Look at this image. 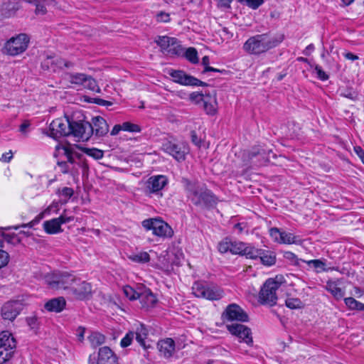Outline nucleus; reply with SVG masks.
<instances>
[{
  "label": "nucleus",
  "mask_w": 364,
  "mask_h": 364,
  "mask_svg": "<svg viewBox=\"0 0 364 364\" xmlns=\"http://www.w3.org/2000/svg\"><path fill=\"white\" fill-rule=\"evenodd\" d=\"M283 40L282 37L266 33L249 38L243 45V50L252 55H259L277 46Z\"/></svg>",
  "instance_id": "nucleus-1"
},
{
  "label": "nucleus",
  "mask_w": 364,
  "mask_h": 364,
  "mask_svg": "<svg viewBox=\"0 0 364 364\" xmlns=\"http://www.w3.org/2000/svg\"><path fill=\"white\" fill-rule=\"evenodd\" d=\"M285 282L282 275H277L265 281L259 293V301L262 304L274 306L277 304V291Z\"/></svg>",
  "instance_id": "nucleus-2"
},
{
  "label": "nucleus",
  "mask_w": 364,
  "mask_h": 364,
  "mask_svg": "<svg viewBox=\"0 0 364 364\" xmlns=\"http://www.w3.org/2000/svg\"><path fill=\"white\" fill-rule=\"evenodd\" d=\"M45 283L53 290H68L77 283V277L68 272H55L44 276Z\"/></svg>",
  "instance_id": "nucleus-3"
},
{
  "label": "nucleus",
  "mask_w": 364,
  "mask_h": 364,
  "mask_svg": "<svg viewBox=\"0 0 364 364\" xmlns=\"http://www.w3.org/2000/svg\"><path fill=\"white\" fill-rule=\"evenodd\" d=\"M188 198L191 202L201 208H209L215 206L218 200L214 194L209 190L195 184H188L187 186Z\"/></svg>",
  "instance_id": "nucleus-4"
},
{
  "label": "nucleus",
  "mask_w": 364,
  "mask_h": 364,
  "mask_svg": "<svg viewBox=\"0 0 364 364\" xmlns=\"http://www.w3.org/2000/svg\"><path fill=\"white\" fill-rule=\"evenodd\" d=\"M192 291L196 297L210 301L219 300L224 296L223 291L218 286L199 282L193 284Z\"/></svg>",
  "instance_id": "nucleus-5"
},
{
  "label": "nucleus",
  "mask_w": 364,
  "mask_h": 364,
  "mask_svg": "<svg viewBox=\"0 0 364 364\" xmlns=\"http://www.w3.org/2000/svg\"><path fill=\"white\" fill-rule=\"evenodd\" d=\"M29 41L30 38L26 34H18L6 41L3 48V53L11 56L21 54L27 49Z\"/></svg>",
  "instance_id": "nucleus-6"
},
{
  "label": "nucleus",
  "mask_w": 364,
  "mask_h": 364,
  "mask_svg": "<svg viewBox=\"0 0 364 364\" xmlns=\"http://www.w3.org/2000/svg\"><path fill=\"white\" fill-rule=\"evenodd\" d=\"M142 226L146 230H151L153 235L170 238L173 235V230L168 223L159 218H149L142 221Z\"/></svg>",
  "instance_id": "nucleus-7"
},
{
  "label": "nucleus",
  "mask_w": 364,
  "mask_h": 364,
  "mask_svg": "<svg viewBox=\"0 0 364 364\" xmlns=\"http://www.w3.org/2000/svg\"><path fill=\"white\" fill-rule=\"evenodd\" d=\"M70 123L71 117H69L55 119L50 124L49 129L45 134L54 139L69 136L70 134Z\"/></svg>",
  "instance_id": "nucleus-8"
},
{
  "label": "nucleus",
  "mask_w": 364,
  "mask_h": 364,
  "mask_svg": "<svg viewBox=\"0 0 364 364\" xmlns=\"http://www.w3.org/2000/svg\"><path fill=\"white\" fill-rule=\"evenodd\" d=\"M77 141H86L92 135L91 123L84 119H75L71 117L70 134Z\"/></svg>",
  "instance_id": "nucleus-9"
},
{
  "label": "nucleus",
  "mask_w": 364,
  "mask_h": 364,
  "mask_svg": "<svg viewBox=\"0 0 364 364\" xmlns=\"http://www.w3.org/2000/svg\"><path fill=\"white\" fill-rule=\"evenodd\" d=\"M16 346V340L11 333L3 331L0 333V363L11 358Z\"/></svg>",
  "instance_id": "nucleus-10"
},
{
  "label": "nucleus",
  "mask_w": 364,
  "mask_h": 364,
  "mask_svg": "<svg viewBox=\"0 0 364 364\" xmlns=\"http://www.w3.org/2000/svg\"><path fill=\"white\" fill-rule=\"evenodd\" d=\"M163 149L178 161H184L186 155L188 153V148L186 144H176L170 141H167L163 144Z\"/></svg>",
  "instance_id": "nucleus-11"
},
{
  "label": "nucleus",
  "mask_w": 364,
  "mask_h": 364,
  "mask_svg": "<svg viewBox=\"0 0 364 364\" xmlns=\"http://www.w3.org/2000/svg\"><path fill=\"white\" fill-rule=\"evenodd\" d=\"M23 307L20 301H7L1 307V315L4 320L13 321L23 310Z\"/></svg>",
  "instance_id": "nucleus-12"
},
{
  "label": "nucleus",
  "mask_w": 364,
  "mask_h": 364,
  "mask_svg": "<svg viewBox=\"0 0 364 364\" xmlns=\"http://www.w3.org/2000/svg\"><path fill=\"white\" fill-rule=\"evenodd\" d=\"M229 332L237 336L240 341H243L247 345H251L253 342L252 333L250 328L240 323H232L226 326Z\"/></svg>",
  "instance_id": "nucleus-13"
},
{
  "label": "nucleus",
  "mask_w": 364,
  "mask_h": 364,
  "mask_svg": "<svg viewBox=\"0 0 364 364\" xmlns=\"http://www.w3.org/2000/svg\"><path fill=\"white\" fill-rule=\"evenodd\" d=\"M70 292L76 299L86 300L92 296V286L90 283L82 281L77 277V283L73 284Z\"/></svg>",
  "instance_id": "nucleus-14"
},
{
  "label": "nucleus",
  "mask_w": 364,
  "mask_h": 364,
  "mask_svg": "<svg viewBox=\"0 0 364 364\" xmlns=\"http://www.w3.org/2000/svg\"><path fill=\"white\" fill-rule=\"evenodd\" d=\"M169 75L173 78V82L182 85L204 86L206 85V83L191 75H187L182 70H171L169 72Z\"/></svg>",
  "instance_id": "nucleus-15"
},
{
  "label": "nucleus",
  "mask_w": 364,
  "mask_h": 364,
  "mask_svg": "<svg viewBox=\"0 0 364 364\" xmlns=\"http://www.w3.org/2000/svg\"><path fill=\"white\" fill-rule=\"evenodd\" d=\"M223 317L228 321L245 322L248 321L247 314L236 304L228 305L223 314Z\"/></svg>",
  "instance_id": "nucleus-16"
},
{
  "label": "nucleus",
  "mask_w": 364,
  "mask_h": 364,
  "mask_svg": "<svg viewBox=\"0 0 364 364\" xmlns=\"http://www.w3.org/2000/svg\"><path fill=\"white\" fill-rule=\"evenodd\" d=\"M168 183V178L164 175L152 176L146 182V193H159Z\"/></svg>",
  "instance_id": "nucleus-17"
},
{
  "label": "nucleus",
  "mask_w": 364,
  "mask_h": 364,
  "mask_svg": "<svg viewBox=\"0 0 364 364\" xmlns=\"http://www.w3.org/2000/svg\"><path fill=\"white\" fill-rule=\"evenodd\" d=\"M202 105L205 112L208 115L214 116L218 113V104L216 91L215 90L206 93V97H205V100Z\"/></svg>",
  "instance_id": "nucleus-18"
},
{
  "label": "nucleus",
  "mask_w": 364,
  "mask_h": 364,
  "mask_svg": "<svg viewBox=\"0 0 364 364\" xmlns=\"http://www.w3.org/2000/svg\"><path fill=\"white\" fill-rule=\"evenodd\" d=\"M96 364H118V358L107 346L100 348Z\"/></svg>",
  "instance_id": "nucleus-19"
},
{
  "label": "nucleus",
  "mask_w": 364,
  "mask_h": 364,
  "mask_svg": "<svg viewBox=\"0 0 364 364\" xmlns=\"http://www.w3.org/2000/svg\"><path fill=\"white\" fill-rule=\"evenodd\" d=\"M92 134L97 136H103L107 134L109 126L104 118L97 116L92 119Z\"/></svg>",
  "instance_id": "nucleus-20"
},
{
  "label": "nucleus",
  "mask_w": 364,
  "mask_h": 364,
  "mask_svg": "<svg viewBox=\"0 0 364 364\" xmlns=\"http://www.w3.org/2000/svg\"><path fill=\"white\" fill-rule=\"evenodd\" d=\"M340 281L328 280L324 287L325 289L328 291L336 300H340L343 298L345 295V290L340 287Z\"/></svg>",
  "instance_id": "nucleus-21"
},
{
  "label": "nucleus",
  "mask_w": 364,
  "mask_h": 364,
  "mask_svg": "<svg viewBox=\"0 0 364 364\" xmlns=\"http://www.w3.org/2000/svg\"><path fill=\"white\" fill-rule=\"evenodd\" d=\"M157 346L160 353L165 358H170L175 350V343L171 338L161 340Z\"/></svg>",
  "instance_id": "nucleus-22"
},
{
  "label": "nucleus",
  "mask_w": 364,
  "mask_h": 364,
  "mask_svg": "<svg viewBox=\"0 0 364 364\" xmlns=\"http://www.w3.org/2000/svg\"><path fill=\"white\" fill-rule=\"evenodd\" d=\"M243 156H245V159H244L245 164H247L250 160L253 159L254 158L259 157L258 162L261 164L262 161H262H267V153L266 151L263 149H261L259 147H254L251 151H244L242 153Z\"/></svg>",
  "instance_id": "nucleus-23"
},
{
  "label": "nucleus",
  "mask_w": 364,
  "mask_h": 364,
  "mask_svg": "<svg viewBox=\"0 0 364 364\" xmlns=\"http://www.w3.org/2000/svg\"><path fill=\"white\" fill-rule=\"evenodd\" d=\"M66 305L65 299L63 297L54 298L45 304V309L50 312H60L62 311Z\"/></svg>",
  "instance_id": "nucleus-24"
},
{
  "label": "nucleus",
  "mask_w": 364,
  "mask_h": 364,
  "mask_svg": "<svg viewBox=\"0 0 364 364\" xmlns=\"http://www.w3.org/2000/svg\"><path fill=\"white\" fill-rule=\"evenodd\" d=\"M45 232L50 235H53L63 232L61 224L58 218L46 220L43 224Z\"/></svg>",
  "instance_id": "nucleus-25"
},
{
  "label": "nucleus",
  "mask_w": 364,
  "mask_h": 364,
  "mask_svg": "<svg viewBox=\"0 0 364 364\" xmlns=\"http://www.w3.org/2000/svg\"><path fill=\"white\" fill-rule=\"evenodd\" d=\"M56 149H62L63 151V154L66 156L68 162L70 163V164H75V158L77 157L79 159L80 156V155L75 151V147L70 144L66 146L58 145L56 146Z\"/></svg>",
  "instance_id": "nucleus-26"
},
{
  "label": "nucleus",
  "mask_w": 364,
  "mask_h": 364,
  "mask_svg": "<svg viewBox=\"0 0 364 364\" xmlns=\"http://www.w3.org/2000/svg\"><path fill=\"white\" fill-rule=\"evenodd\" d=\"M137 297L143 306L145 307L152 306L156 301L155 296L150 291H144L137 294Z\"/></svg>",
  "instance_id": "nucleus-27"
},
{
  "label": "nucleus",
  "mask_w": 364,
  "mask_h": 364,
  "mask_svg": "<svg viewBox=\"0 0 364 364\" xmlns=\"http://www.w3.org/2000/svg\"><path fill=\"white\" fill-rule=\"evenodd\" d=\"M53 63H55L58 68H62L63 66L68 68L71 65L70 63L66 62L63 59L48 56L42 63V67L44 69H48L50 68V64Z\"/></svg>",
  "instance_id": "nucleus-28"
},
{
  "label": "nucleus",
  "mask_w": 364,
  "mask_h": 364,
  "mask_svg": "<svg viewBox=\"0 0 364 364\" xmlns=\"http://www.w3.org/2000/svg\"><path fill=\"white\" fill-rule=\"evenodd\" d=\"M261 254H262V250L256 248L250 244H245L242 256H245L248 259H256L259 258Z\"/></svg>",
  "instance_id": "nucleus-29"
},
{
  "label": "nucleus",
  "mask_w": 364,
  "mask_h": 364,
  "mask_svg": "<svg viewBox=\"0 0 364 364\" xmlns=\"http://www.w3.org/2000/svg\"><path fill=\"white\" fill-rule=\"evenodd\" d=\"M134 335L136 336V341L144 348H146L145 343V339L148 336V330L146 328L144 325L139 324L136 328Z\"/></svg>",
  "instance_id": "nucleus-30"
},
{
  "label": "nucleus",
  "mask_w": 364,
  "mask_h": 364,
  "mask_svg": "<svg viewBox=\"0 0 364 364\" xmlns=\"http://www.w3.org/2000/svg\"><path fill=\"white\" fill-rule=\"evenodd\" d=\"M166 55L171 56H179L183 55V49L176 38H173V42H171L169 48Z\"/></svg>",
  "instance_id": "nucleus-31"
},
{
  "label": "nucleus",
  "mask_w": 364,
  "mask_h": 364,
  "mask_svg": "<svg viewBox=\"0 0 364 364\" xmlns=\"http://www.w3.org/2000/svg\"><path fill=\"white\" fill-rule=\"evenodd\" d=\"M301 240L299 236L295 235L291 232L282 231L280 244H300Z\"/></svg>",
  "instance_id": "nucleus-32"
},
{
  "label": "nucleus",
  "mask_w": 364,
  "mask_h": 364,
  "mask_svg": "<svg viewBox=\"0 0 364 364\" xmlns=\"http://www.w3.org/2000/svg\"><path fill=\"white\" fill-rule=\"evenodd\" d=\"M87 338L93 348H96L97 346L102 345L105 342V336L98 332H92Z\"/></svg>",
  "instance_id": "nucleus-33"
},
{
  "label": "nucleus",
  "mask_w": 364,
  "mask_h": 364,
  "mask_svg": "<svg viewBox=\"0 0 364 364\" xmlns=\"http://www.w3.org/2000/svg\"><path fill=\"white\" fill-rule=\"evenodd\" d=\"M61 204L60 200H54L48 205L43 211H42L38 216L39 219L43 218L46 215H49L51 213H57L60 210V205Z\"/></svg>",
  "instance_id": "nucleus-34"
},
{
  "label": "nucleus",
  "mask_w": 364,
  "mask_h": 364,
  "mask_svg": "<svg viewBox=\"0 0 364 364\" xmlns=\"http://www.w3.org/2000/svg\"><path fill=\"white\" fill-rule=\"evenodd\" d=\"M128 258L136 263H146L150 260L149 255L146 252L132 253L128 256Z\"/></svg>",
  "instance_id": "nucleus-35"
},
{
  "label": "nucleus",
  "mask_w": 364,
  "mask_h": 364,
  "mask_svg": "<svg viewBox=\"0 0 364 364\" xmlns=\"http://www.w3.org/2000/svg\"><path fill=\"white\" fill-rule=\"evenodd\" d=\"M261 262L266 266H272L276 262V257L272 253H269L262 250V254L259 257Z\"/></svg>",
  "instance_id": "nucleus-36"
},
{
  "label": "nucleus",
  "mask_w": 364,
  "mask_h": 364,
  "mask_svg": "<svg viewBox=\"0 0 364 364\" xmlns=\"http://www.w3.org/2000/svg\"><path fill=\"white\" fill-rule=\"evenodd\" d=\"M245 242L240 241H232L230 242V252L234 255H242L245 250Z\"/></svg>",
  "instance_id": "nucleus-37"
},
{
  "label": "nucleus",
  "mask_w": 364,
  "mask_h": 364,
  "mask_svg": "<svg viewBox=\"0 0 364 364\" xmlns=\"http://www.w3.org/2000/svg\"><path fill=\"white\" fill-rule=\"evenodd\" d=\"M82 86L85 88H87L93 92H100V89L97 85L96 80L90 76L87 75Z\"/></svg>",
  "instance_id": "nucleus-38"
},
{
  "label": "nucleus",
  "mask_w": 364,
  "mask_h": 364,
  "mask_svg": "<svg viewBox=\"0 0 364 364\" xmlns=\"http://www.w3.org/2000/svg\"><path fill=\"white\" fill-rule=\"evenodd\" d=\"M171 42H173V38L168 36H160L156 41L157 44L161 47L163 53L165 54L169 48Z\"/></svg>",
  "instance_id": "nucleus-39"
},
{
  "label": "nucleus",
  "mask_w": 364,
  "mask_h": 364,
  "mask_svg": "<svg viewBox=\"0 0 364 364\" xmlns=\"http://www.w3.org/2000/svg\"><path fill=\"white\" fill-rule=\"evenodd\" d=\"M183 54L186 58L191 63L193 64L198 63V52L196 48L192 47L188 48L185 53L183 52Z\"/></svg>",
  "instance_id": "nucleus-40"
},
{
  "label": "nucleus",
  "mask_w": 364,
  "mask_h": 364,
  "mask_svg": "<svg viewBox=\"0 0 364 364\" xmlns=\"http://www.w3.org/2000/svg\"><path fill=\"white\" fill-rule=\"evenodd\" d=\"M82 150L84 153L94 158L95 159H100L104 156L103 151L96 148H82Z\"/></svg>",
  "instance_id": "nucleus-41"
},
{
  "label": "nucleus",
  "mask_w": 364,
  "mask_h": 364,
  "mask_svg": "<svg viewBox=\"0 0 364 364\" xmlns=\"http://www.w3.org/2000/svg\"><path fill=\"white\" fill-rule=\"evenodd\" d=\"M206 93L203 94L201 92H193L189 95V100L193 104L198 105L200 104L203 103V101L205 100V97H206Z\"/></svg>",
  "instance_id": "nucleus-42"
},
{
  "label": "nucleus",
  "mask_w": 364,
  "mask_h": 364,
  "mask_svg": "<svg viewBox=\"0 0 364 364\" xmlns=\"http://www.w3.org/2000/svg\"><path fill=\"white\" fill-rule=\"evenodd\" d=\"M4 247V241L0 240V269L6 267L9 262V255L1 248Z\"/></svg>",
  "instance_id": "nucleus-43"
},
{
  "label": "nucleus",
  "mask_w": 364,
  "mask_h": 364,
  "mask_svg": "<svg viewBox=\"0 0 364 364\" xmlns=\"http://www.w3.org/2000/svg\"><path fill=\"white\" fill-rule=\"evenodd\" d=\"M87 75L82 73H75L69 75L68 80L72 84L82 85Z\"/></svg>",
  "instance_id": "nucleus-44"
},
{
  "label": "nucleus",
  "mask_w": 364,
  "mask_h": 364,
  "mask_svg": "<svg viewBox=\"0 0 364 364\" xmlns=\"http://www.w3.org/2000/svg\"><path fill=\"white\" fill-rule=\"evenodd\" d=\"M74 191L73 188L68 187H64L61 191H59V194L64 197V198L60 199L61 204H65L70 198L73 195Z\"/></svg>",
  "instance_id": "nucleus-45"
},
{
  "label": "nucleus",
  "mask_w": 364,
  "mask_h": 364,
  "mask_svg": "<svg viewBox=\"0 0 364 364\" xmlns=\"http://www.w3.org/2000/svg\"><path fill=\"white\" fill-rule=\"evenodd\" d=\"M285 304L288 308L291 309H299L302 306V302L298 298H288Z\"/></svg>",
  "instance_id": "nucleus-46"
},
{
  "label": "nucleus",
  "mask_w": 364,
  "mask_h": 364,
  "mask_svg": "<svg viewBox=\"0 0 364 364\" xmlns=\"http://www.w3.org/2000/svg\"><path fill=\"white\" fill-rule=\"evenodd\" d=\"M123 131L129 132H141L140 127L136 124H133L129 122L122 123Z\"/></svg>",
  "instance_id": "nucleus-47"
},
{
  "label": "nucleus",
  "mask_w": 364,
  "mask_h": 364,
  "mask_svg": "<svg viewBox=\"0 0 364 364\" xmlns=\"http://www.w3.org/2000/svg\"><path fill=\"white\" fill-rule=\"evenodd\" d=\"M301 262L306 263L309 266H313L315 269L325 270V263L320 259H311L309 261H306L304 259H300Z\"/></svg>",
  "instance_id": "nucleus-48"
},
{
  "label": "nucleus",
  "mask_w": 364,
  "mask_h": 364,
  "mask_svg": "<svg viewBox=\"0 0 364 364\" xmlns=\"http://www.w3.org/2000/svg\"><path fill=\"white\" fill-rule=\"evenodd\" d=\"M230 242L231 240L228 238H225L223 240L219 242L218 246V251L223 254L230 252V248L231 245Z\"/></svg>",
  "instance_id": "nucleus-49"
},
{
  "label": "nucleus",
  "mask_w": 364,
  "mask_h": 364,
  "mask_svg": "<svg viewBox=\"0 0 364 364\" xmlns=\"http://www.w3.org/2000/svg\"><path fill=\"white\" fill-rule=\"evenodd\" d=\"M123 292L126 297L130 300H135L138 299L137 294H139V293L136 292L135 290L129 286L124 287L123 289Z\"/></svg>",
  "instance_id": "nucleus-50"
},
{
  "label": "nucleus",
  "mask_w": 364,
  "mask_h": 364,
  "mask_svg": "<svg viewBox=\"0 0 364 364\" xmlns=\"http://www.w3.org/2000/svg\"><path fill=\"white\" fill-rule=\"evenodd\" d=\"M269 235L274 240V241L280 243L282 231H281L277 228H272L269 229Z\"/></svg>",
  "instance_id": "nucleus-51"
},
{
  "label": "nucleus",
  "mask_w": 364,
  "mask_h": 364,
  "mask_svg": "<svg viewBox=\"0 0 364 364\" xmlns=\"http://www.w3.org/2000/svg\"><path fill=\"white\" fill-rule=\"evenodd\" d=\"M32 226H33L32 223H27V224H22L21 225L10 226V227H7V228H0V235H2L4 237H5V238L8 241H10V239H11V237L10 235H4V232H3L4 230H10V229L18 230L21 227H23V228L24 227H30V228H31Z\"/></svg>",
  "instance_id": "nucleus-52"
},
{
  "label": "nucleus",
  "mask_w": 364,
  "mask_h": 364,
  "mask_svg": "<svg viewBox=\"0 0 364 364\" xmlns=\"http://www.w3.org/2000/svg\"><path fill=\"white\" fill-rule=\"evenodd\" d=\"M26 323L32 330H36L39 326V321L36 316H31L26 318Z\"/></svg>",
  "instance_id": "nucleus-53"
},
{
  "label": "nucleus",
  "mask_w": 364,
  "mask_h": 364,
  "mask_svg": "<svg viewBox=\"0 0 364 364\" xmlns=\"http://www.w3.org/2000/svg\"><path fill=\"white\" fill-rule=\"evenodd\" d=\"M134 337V332H129L126 334V336L121 340L120 345L122 348H125L129 346L132 341L133 340Z\"/></svg>",
  "instance_id": "nucleus-54"
},
{
  "label": "nucleus",
  "mask_w": 364,
  "mask_h": 364,
  "mask_svg": "<svg viewBox=\"0 0 364 364\" xmlns=\"http://www.w3.org/2000/svg\"><path fill=\"white\" fill-rule=\"evenodd\" d=\"M202 64L204 66L203 73L212 71V72H218L220 73V70L217 68H214L208 65L209 64V57L205 55L202 58Z\"/></svg>",
  "instance_id": "nucleus-55"
},
{
  "label": "nucleus",
  "mask_w": 364,
  "mask_h": 364,
  "mask_svg": "<svg viewBox=\"0 0 364 364\" xmlns=\"http://www.w3.org/2000/svg\"><path fill=\"white\" fill-rule=\"evenodd\" d=\"M317 77L321 80H326L328 79V75L322 70L321 67L316 65L314 68Z\"/></svg>",
  "instance_id": "nucleus-56"
},
{
  "label": "nucleus",
  "mask_w": 364,
  "mask_h": 364,
  "mask_svg": "<svg viewBox=\"0 0 364 364\" xmlns=\"http://www.w3.org/2000/svg\"><path fill=\"white\" fill-rule=\"evenodd\" d=\"M357 300L353 297H347L344 299V302L349 309L355 310L357 304Z\"/></svg>",
  "instance_id": "nucleus-57"
},
{
  "label": "nucleus",
  "mask_w": 364,
  "mask_h": 364,
  "mask_svg": "<svg viewBox=\"0 0 364 364\" xmlns=\"http://www.w3.org/2000/svg\"><path fill=\"white\" fill-rule=\"evenodd\" d=\"M156 20L159 22H168L170 21L169 14L161 11L156 15Z\"/></svg>",
  "instance_id": "nucleus-58"
},
{
  "label": "nucleus",
  "mask_w": 364,
  "mask_h": 364,
  "mask_svg": "<svg viewBox=\"0 0 364 364\" xmlns=\"http://www.w3.org/2000/svg\"><path fill=\"white\" fill-rule=\"evenodd\" d=\"M264 2V0H248L246 4L253 9H257Z\"/></svg>",
  "instance_id": "nucleus-59"
},
{
  "label": "nucleus",
  "mask_w": 364,
  "mask_h": 364,
  "mask_svg": "<svg viewBox=\"0 0 364 364\" xmlns=\"http://www.w3.org/2000/svg\"><path fill=\"white\" fill-rule=\"evenodd\" d=\"M58 219L62 225L63 224L68 223L73 221L74 220V217L73 216H67L63 213L60 217H58Z\"/></svg>",
  "instance_id": "nucleus-60"
},
{
  "label": "nucleus",
  "mask_w": 364,
  "mask_h": 364,
  "mask_svg": "<svg viewBox=\"0 0 364 364\" xmlns=\"http://www.w3.org/2000/svg\"><path fill=\"white\" fill-rule=\"evenodd\" d=\"M13 158V153L11 151L9 152L4 153L0 157V161L4 162H9L11 159Z\"/></svg>",
  "instance_id": "nucleus-61"
},
{
  "label": "nucleus",
  "mask_w": 364,
  "mask_h": 364,
  "mask_svg": "<svg viewBox=\"0 0 364 364\" xmlns=\"http://www.w3.org/2000/svg\"><path fill=\"white\" fill-rule=\"evenodd\" d=\"M354 151L364 164V150L360 146H355Z\"/></svg>",
  "instance_id": "nucleus-62"
},
{
  "label": "nucleus",
  "mask_w": 364,
  "mask_h": 364,
  "mask_svg": "<svg viewBox=\"0 0 364 364\" xmlns=\"http://www.w3.org/2000/svg\"><path fill=\"white\" fill-rule=\"evenodd\" d=\"M92 102L95 104H97L100 105H103V106H108V105H112V102L105 100H102V99H100V98H93V100Z\"/></svg>",
  "instance_id": "nucleus-63"
},
{
  "label": "nucleus",
  "mask_w": 364,
  "mask_h": 364,
  "mask_svg": "<svg viewBox=\"0 0 364 364\" xmlns=\"http://www.w3.org/2000/svg\"><path fill=\"white\" fill-rule=\"evenodd\" d=\"M343 56L347 60H352V61L356 60H358L359 58L357 55H355V54H353V53H352L350 52H346V53H343Z\"/></svg>",
  "instance_id": "nucleus-64"
}]
</instances>
